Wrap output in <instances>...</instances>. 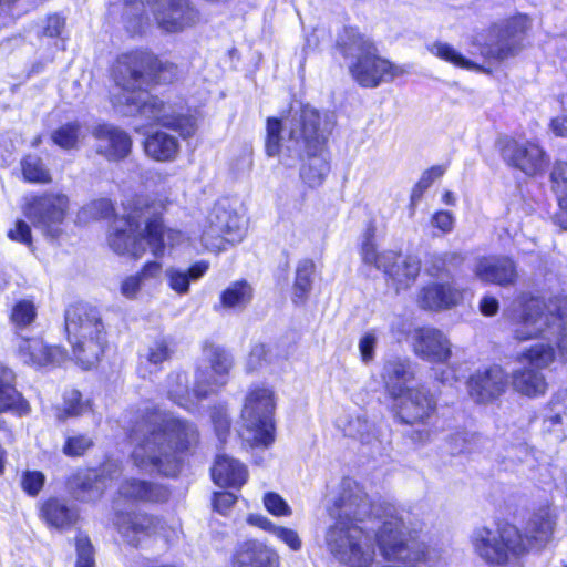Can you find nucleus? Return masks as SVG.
I'll return each instance as SVG.
<instances>
[{
	"mask_svg": "<svg viewBox=\"0 0 567 567\" xmlns=\"http://www.w3.org/2000/svg\"><path fill=\"white\" fill-rule=\"evenodd\" d=\"M471 539L477 556L491 565H506L527 551L523 535L513 525L476 528Z\"/></svg>",
	"mask_w": 567,
	"mask_h": 567,
	"instance_id": "9",
	"label": "nucleus"
},
{
	"mask_svg": "<svg viewBox=\"0 0 567 567\" xmlns=\"http://www.w3.org/2000/svg\"><path fill=\"white\" fill-rule=\"evenodd\" d=\"M378 343V338L373 331H369L362 336L359 341V351L361 359L364 363H370L374 360V350Z\"/></svg>",
	"mask_w": 567,
	"mask_h": 567,
	"instance_id": "58",
	"label": "nucleus"
},
{
	"mask_svg": "<svg viewBox=\"0 0 567 567\" xmlns=\"http://www.w3.org/2000/svg\"><path fill=\"white\" fill-rule=\"evenodd\" d=\"M115 524L126 542L135 547L138 546L141 536L158 534L169 542L178 535L177 528H167L158 518L143 513L120 514Z\"/></svg>",
	"mask_w": 567,
	"mask_h": 567,
	"instance_id": "15",
	"label": "nucleus"
},
{
	"mask_svg": "<svg viewBox=\"0 0 567 567\" xmlns=\"http://www.w3.org/2000/svg\"><path fill=\"white\" fill-rule=\"evenodd\" d=\"M528 28V18L523 14L495 24L491 31L487 55L498 61L516 55L522 50V42Z\"/></svg>",
	"mask_w": 567,
	"mask_h": 567,
	"instance_id": "13",
	"label": "nucleus"
},
{
	"mask_svg": "<svg viewBox=\"0 0 567 567\" xmlns=\"http://www.w3.org/2000/svg\"><path fill=\"white\" fill-rule=\"evenodd\" d=\"M556 526V515L546 507L540 508L529 519L526 527L525 543L528 546L543 548L551 539Z\"/></svg>",
	"mask_w": 567,
	"mask_h": 567,
	"instance_id": "26",
	"label": "nucleus"
},
{
	"mask_svg": "<svg viewBox=\"0 0 567 567\" xmlns=\"http://www.w3.org/2000/svg\"><path fill=\"white\" fill-rule=\"evenodd\" d=\"M373 513L364 488L346 477L339 486L330 515L336 519L326 533L328 550L348 567H371L375 560L374 545L362 524Z\"/></svg>",
	"mask_w": 567,
	"mask_h": 567,
	"instance_id": "4",
	"label": "nucleus"
},
{
	"mask_svg": "<svg viewBox=\"0 0 567 567\" xmlns=\"http://www.w3.org/2000/svg\"><path fill=\"white\" fill-rule=\"evenodd\" d=\"M89 408L87 402L82 400V394L75 390H68L63 395V409H58L56 417L61 421L66 417L81 415Z\"/></svg>",
	"mask_w": 567,
	"mask_h": 567,
	"instance_id": "51",
	"label": "nucleus"
},
{
	"mask_svg": "<svg viewBox=\"0 0 567 567\" xmlns=\"http://www.w3.org/2000/svg\"><path fill=\"white\" fill-rule=\"evenodd\" d=\"M420 261L414 257H405L400 259V256L393 261L388 262V270H383L392 280V285L396 291L409 288L420 274Z\"/></svg>",
	"mask_w": 567,
	"mask_h": 567,
	"instance_id": "34",
	"label": "nucleus"
},
{
	"mask_svg": "<svg viewBox=\"0 0 567 567\" xmlns=\"http://www.w3.org/2000/svg\"><path fill=\"white\" fill-rule=\"evenodd\" d=\"M8 236L12 240L20 241L28 246L32 244L31 228L23 220H18L14 228L9 230Z\"/></svg>",
	"mask_w": 567,
	"mask_h": 567,
	"instance_id": "64",
	"label": "nucleus"
},
{
	"mask_svg": "<svg viewBox=\"0 0 567 567\" xmlns=\"http://www.w3.org/2000/svg\"><path fill=\"white\" fill-rule=\"evenodd\" d=\"M204 355L209 363L212 374L208 377L206 373V386H223L227 382V377L233 368V358L223 348L214 344H205Z\"/></svg>",
	"mask_w": 567,
	"mask_h": 567,
	"instance_id": "27",
	"label": "nucleus"
},
{
	"mask_svg": "<svg viewBox=\"0 0 567 567\" xmlns=\"http://www.w3.org/2000/svg\"><path fill=\"white\" fill-rule=\"evenodd\" d=\"M120 473L115 463H105L100 470H80L66 481L68 491L81 502H94L101 498L110 482Z\"/></svg>",
	"mask_w": 567,
	"mask_h": 567,
	"instance_id": "14",
	"label": "nucleus"
},
{
	"mask_svg": "<svg viewBox=\"0 0 567 567\" xmlns=\"http://www.w3.org/2000/svg\"><path fill=\"white\" fill-rule=\"evenodd\" d=\"M210 419L218 439L223 441L230 427V420L226 409L221 405L215 406L212 411Z\"/></svg>",
	"mask_w": 567,
	"mask_h": 567,
	"instance_id": "57",
	"label": "nucleus"
},
{
	"mask_svg": "<svg viewBox=\"0 0 567 567\" xmlns=\"http://www.w3.org/2000/svg\"><path fill=\"white\" fill-rule=\"evenodd\" d=\"M94 445V441L87 434L71 433L65 435L62 453L68 457L83 456Z\"/></svg>",
	"mask_w": 567,
	"mask_h": 567,
	"instance_id": "52",
	"label": "nucleus"
},
{
	"mask_svg": "<svg viewBox=\"0 0 567 567\" xmlns=\"http://www.w3.org/2000/svg\"><path fill=\"white\" fill-rule=\"evenodd\" d=\"M512 382L517 392L528 396L544 394L547 390V382L544 374L527 365L513 373Z\"/></svg>",
	"mask_w": 567,
	"mask_h": 567,
	"instance_id": "39",
	"label": "nucleus"
},
{
	"mask_svg": "<svg viewBox=\"0 0 567 567\" xmlns=\"http://www.w3.org/2000/svg\"><path fill=\"white\" fill-rule=\"evenodd\" d=\"M165 68L167 66L148 52L122 54L114 69V81L120 92L113 93L112 102L114 105L127 106L128 114H140L176 131L183 138L190 137L197 130L196 120L144 91V86L161 80L159 73Z\"/></svg>",
	"mask_w": 567,
	"mask_h": 567,
	"instance_id": "2",
	"label": "nucleus"
},
{
	"mask_svg": "<svg viewBox=\"0 0 567 567\" xmlns=\"http://www.w3.org/2000/svg\"><path fill=\"white\" fill-rule=\"evenodd\" d=\"M18 352L24 363L34 365L53 363L58 360V354H60L58 348H49L38 338H21L18 343Z\"/></svg>",
	"mask_w": 567,
	"mask_h": 567,
	"instance_id": "30",
	"label": "nucleus"
},
{
	"mask_svg": "<svg viewBox=\"0 0 567 567\" xmlns=\"http://www.w3.org/2000/svg\"><path fill=\"white\" fill-rule=\"evenodd\" d=\"M45 482V476L41 472H27L24 473L22 477V488L29 494V495H37L41 488L43 487Z\"/></svg>",
	"mask_w": 567,
	"mask_h": 567,
	"instance_id": "59",
	"label": "nucleus"
},
{
	"mask_svg": "<svg viewBox=\"0 0 567 567\" xmlns=\"http://www.w3.org/2000/svg\"><path fill=\"white\" fill-rule=\"evenodd\" d=\"M316 265L311 259L300 260L296 269L293 284V302H303L312 288Z\"/></svg>",
	"mask_w": 567,
	"mask_h": 567,
	"instance_id": "44",
	"label": "nucleus"
},
{
	"mask_svg": "<svg viewBox=\"0 0 567 567\" xmlns=\"http://www.w3.org/2000/svg\"><path fill=\"white\" fill-rule=\"evenodd\" d=\"M337 48L344 58H359L375 49L373 42L354 28H344L338 35Z\"/></svg>",
	"mask_w": 567,
	"mask_h": 567,
	"instance_id": "33",
	"label": "nucleus"
},
{
	"mask_svg": "<svg viewBox=\"0 0 567 567\" xmlns=\"http://www.w3.org/2000/svg\"><path fill=\"white\" fill-rule=\"evenodd\" d=\"M70 199L60 192H43L27 198L24 215L31 224L50 238H58L69 213Z\"/></svg>",
	"mask_w": 567,
	"mask_h": 567,
	"instance_id": "10",
	"label": "nucleus"
},
{
	"mask_svg": "<svg viewBox=\"0 0 567 567\" xmlns=\"http://www.w3.org/2000/svg\"><path fill=\"white\" fill-rule=\"evenodd\" d=\"M84 137L85 134L78 122L66 123L51 134L53 143L63 150L78 148Z\"/></svg>",
	"mask_w": 567,
	"mask_h": 567,
	"instance_id": "47",
	"label": "nucleus"
},
{
	"mask_svg": "<svg viewBox=\"0 0 567 567\" xmlns=\"http://www.w3.org/2000/svg\"><path fill=\"white\" fill-rule=\"evenodd\" d=\"M37 317V309L31 300L18 301L11 311V321L17 328L30 326Z\"/></svg>",
	"mask_w": 567,
	"mask_h": 567,
	"instance_id": "53",
	"label": "nucleus"
},
{
	"mask_svg": "<svg viewBox=\"0 0 567 567\" xmlns=\"http://www.w3.org/2000/svg\"><path fill=\"white\" fill-rule=\"evenodd\" d=\"M513 336L518 341L542 338L555 343L567 360V298L554 297L548 301L532 297L519 313H511Z\"/></svg>",
	"mask_w": 567,
	"mask_h": 567,
	"instance_id": "6",
	"label": "nucleus"
},
{
	"mask_svg": "<svg viewBox=\"0 0 567 567\" xmlns=\"http://www.w3.org/2000/svg\"><path fill=\"white\" fill-rule=\"evenodd\" d=\"M76 564L75 567H94V553L90 539L86 536L76 537Z\"/></svg>",
	"mask_w": 567,
	"mask_h": 567,
	"instance_id": "55",
	"label": "nucleus"
},
{
	"mask_svg": "<svg viewBox=\"0 0 567 567\" xmlns=\"http://www.w3.org/2000/svg\"><path fill=\"white\" fill-rule=\"evenodd\" d=\"M550 178L560 206L557 220L563 228L567 229V163H557Z\"/></svg>",
	"mask_w": 567,
	"mask_h": 567,
	"instance_id": "42",
	"label": "nucleus"
},
{
	"mask_svg": "<svg viewBox=\"0 0 567 567\" xmlns=\"http://www.w3.org/2000/svg\"><path fill=\"white\" fill-rule=\"evenodd\" d=\"M166 207V200L136 199L126 217L114 220L109 245L118 255L141 258L150 247L155 257H162L166 247L182 239V234L165 229L159 215Z\"/></svg>",
	"mask_w": 567,
	"mask_h": 567,
	"instance_id": "5",
	"label": "nucleus"
},
{
	"mask_svg": "<svg viewBox=\"0 0 567 567\" xmlns=\"http://www.w3.org/2000/svg\"><path fill=\"white\" fill-rule=\"evenodd\" d=\"M92 135L97 141L96 151L109 159L126 157L132 147L130 136L122 130L107 124L93 128Z\"/></svg>",
	"mask_w": 567,
	"mask_h": 567,
	"instance_id": "23",
	"label": "nucleus"
},
{
	"mask_svg": "<svg viewBox=\"0 0 567 567\" xmlns=\"http://www.w3.org/2000/svg\"><path fill=\"white\" fill-rule=\"evenodd\" d=\"M158 29L179 33L195 27L200 20L198 9L190 0H147Z\"/></svg>",
	"mask_w": 567,
	"mask_h": 567,
	"instance_id": "12",
	"label": "nucleus"
},
{
	"mask_svg": "<svg viewBox=\"0 0 567 567\" xmlns=\"http://www.w3.org/2000/svg\"><path fill=\"white\" fill-rule=\"evenodd\" d=\"M202 243L206 249L212 251H219L225 249V245L228 243L226 236L219 230L210 220L207 218V225L205 226L202 234Z\"/></svg>",
	"mask_w": 567,
	"mask_h": 567,
	"instance_id": "54",
	"label": "nucleus"
},
{
	"mask_svg": "<svg viewBox=\"0 0 567 567\" xmlns=\"http://www.w3.org/2000/svg\"><path fill=\"white\" fill-rule=\"evenodd\" d=\"M372 237L373 231L369 229L361 248L362 259L365 264L373 265L380 270H388V262H393L398 258V255L393 251L379 254L372 241Z\"/></svg>",
	"mask_w": 567,
	"mask_h": 567,
	"instance_id": "46",
	"label": "nucleus"
},
{
	"mask_svg": "<svg viewBox=\"0 0 567 567\" xmlns=\"http://www.w3.org/2000/svg\"><path fill=\"white\" fill-rule=\"evenodd\" d=\"M264 505L274 516H290L292 513L287 502L274 492H269L264 496Z\"/></svg>",
	"mask_w": 567,
	"mask_h": 567,
	"instance_id": "56",
	"label": "nucleus"
},
{
	"mask_svg": "<svg viewBox=\"0 0 567 567\" xmlns=\"http://www.w3.org/2000/svg\"><path fill=\"white\" fill-rule=\"evenodd\" d=\"M209 265L206 261H198L189 267L187 270L169 267L166 269L165 275L168 286L178 295H186L189 291L190 280H198L208 270Z\"/></svg>",
	"mask_w": 567,
	"mask_h": 567,
	"instance_id": "38",
	"label": "nucleus"
},
{
	"mask_svg": "<svg viewBox=\"0 0 567 567\" xmlns=\"http://www.w3.org/2000/svg\"><path fill=\"white\" fill-rule=\"evenodd\" d=\"M13 374L10 370H4L0 378V413L12 410L19 415H25L30 411L29 403L12 385ZM4 422L0 419V429Z\"/></svg>",
	"mask_w": 567,
	"mask_h": 567,
	"instance_id": "35",
	"label": "nucleus"
},
{
	"mask_svg": "<svg viewBox=\"0 0 567 567\" xmlns=\"http://www.w3.org/2000/svg\"><path fill=\"white\" fill-rule=\"evenodd\" d=\"M429 51L440 58L441 60H444L457 68L463 69H474L475 64L463 56L460 52H457L452 45L444 42H434L431 45H429Z\"/></svg>",
	"mask_w": 567,
	"mask_h": 567,
	"instance_id": "50",
	"label": "nucleus"
},
{
	"mask_svg": "<svg viewBox=\"0 0 567 567\" xmlns=\"http://www.w3.org/2000/svg\"><path fill=\"white\" fill-rule=\"evenodd\" d=\"M144 150L150 157L156 161H172L178 153L179 143L173 135L157 131L146 137Z\"/></svg>",
	"mask_w": 567,
	"mask_h": 567,
	"instance_id": "36",
	"label": "nucleus"
},
{
	"mask_svg": "<svg viewBox=\"0 0 567 567\" xmlns=\"http://www.w3.org/2000/svg\"><path fill=\"white\" fill-rule=\"evenodd\" d=\"M278 553L259 540H247L239 545L234 567H279Z\"/></svg>",
	"mask_w": 567,
	"mask_h": 567,
	"instance_id": "24",
	"label": "nucleus"
},
{
	"mask_svg": "<svg viewBox=\"0 0 567 567\" xmlns=\"http://www.w3.org/2000/svg\"><path fill=\"white\" fill-rule=\"evenodd\" d=\"M124 24L131 34L143 33L150 24L143 1L134 0L126 4L124 10Z\"/></svg>",
	"mask_w": 567,
	"mask_h": 567,
	"instance_id": "45",
	"label": "nucleus"
},
{
	"mask_svg": "<svg viewBox=\"0 0 567 567\" xmlns=\"http://www.w3.org/2000/svg\"><path fill=\"white\" fill-rule=\"evenodd\" d=\"M274 393L267 388L251 389L241 410V437L251 446H269L275 441Z\"/></svg>",
	"mask_w": 567,
	"mask_h": 567,
	"instance_id": "8",
	"label": "nucleus"
},
{
	"mask_svg": "<svg viewBox=\"0 0 567 567\" xmlns=\"http://www.w3.org/2000/svg\"><path fill=\"white\" fill-rule=\"evenodd\" d=\"M465 289L451 282H432L422 287L416 303L423 310L442 311L458 306L464 300Z\"/></svg>",
	"mask_w": 567,
	"mask_h": 567,
	"instance_id": "20",
	"label": "nucleus"
},
{
	"mask_svg": "<svg viewBox=\"0 0 567 567\" xmlns=\"http://www.w3.org/2000/svg\"><path fill=\"white\" fill-rule=\"evenodd\" d=\"M412 348L415 355L432 363H446L452 357V344L449 338L439 329L422 327L411 334Z\"/></svg>",
	"mask_w": 567,
	"mask_h": 567,
	"instance_id": "18",
	"label": "nucleus"
},
{
	"mask_svg": "<svg viewBox=\"0 0 567 567\" xmlns=\"http://www.w3.org/2000/svg\"><path fill=\"white\" fill-rule=\"evenodd\" d=\"M543 430L559 441L567 437V389L558 391L544 409Z\"/></svg>",
	"mask_w": 567,
	"mask_h": 567,
	"instance_id": "25",
	"label": "nucleus"
},
{
	"mask_svg": "<svg viewBox=\"0 0 567 567\" xmlns=\"http://www.w3.org/2000/svg\"><path fill=\"white\" fill-rule=\"evenodd\" d=\"M137 445L134 464L150 473L175 476L181 468L179 453L198 442L197 427L189 421L161 411H152L135 422L130 434Z\"/></svg>",
	"mask_w": 567,
	"mask_h": 567,
	"instance_id": "3",
	"label": "nucleus"
},
{
	"mask_svg": "<svg viewBox=\"0 0 567 567\" xmlns=\"http://www.w3.org/2000/svg\"><path fill=\"white\" fill-rule=\"evenodd\" d=\"M272 535L285 543L291 550L298 551L301 549L302 542L296 530L277 526Z\"/></svg>",
	"mask_w": 567,
	"mask_h": 567,
	"instance_id": "60",
	"label": "nucleus"
},
{
	"mask_svg": "<svg viewBox=\"0 0 567 567\" xmlns=\"http://www.w3.org/2000/svg\"><path fill=\"white\" fill-rule=\"evenodd\" d=\"M65 330L74 355L84 369L93 367L104 353V326L96 308L86 303L71 305L65 310Z\"/></svg>",
	"mask_w": 567,
	"mask_h": 567,
	"instance_id": "7",
	"label": "nucleus"
},
{
	"mask_svg": "<svg viewBox=\"0 0 567 567\" xmlns=\"http://www.w3.org/2000/svg\"><path fill=\"white\" fill-rule=\"evenodd\" d=\"M142 285L144 284L137 274L131 275L123 279L120 291L123 297L134 299L136 298Z\"/></svg>",
	"mask_w": 567,
	"mask_h": 567,
	"instance_id": "63",
	"label": "nucleus"
},
{
	"mask_svg": "<svg viewBox=\"0 0 567 567\" xmlns=\"http://www.w3.org/2000/svg\"><path fill=\"white\" fill-rule=\"evenodd\" d=\"M352 78L363 87H377L404 73L403 69L377 54V49L362 55L349 66Z\"/></svg>",
	"mask_w": 567,
	"mask_h": 567,
	"instance_id": "16",
	"label": "nucleus"
},
{
	"mask_svg": "<svg viewBox=\"0 0 567 567\" xmlns=\"http://www.w3.org/2000/svg\"><path fill=\"white\" fill-rule=\"evenodd\" d=\"M41 515L48 525L64 528L73 525L78 519V511L58 498L48 499L41 507Z\"/></svg>",
	"mask_w": 567,
	"mask_h": 567,
	"instance_id": "37",
	"label": "nucleus"
},
{
	"mask_svg": "<svg viewBox=\"0 0 567 567\" xmlns=\"http://www.w3.org/2000/svg\"><path fill=\"white\" fill-rule=\"evenodd\" d=\"M391 396L399 398L405 391V384L413 379L411 363L403 359H392L384 363L381 374Z\"/></svg>",
	"mask_w": 567,
	"mask_h": 567,
	"instance_id": "29",
	"label": "nucleus"
},
{
	"mask_svg": "<svg viewBox=\"0 0 567 567\" xmlns=\"http://www.w3.org/2000/svg\"><path fill=\"white\" fill-rule=\"evenodd\" d=\"M254 289L246 280L230 284L220 293V307L226 310H243L252 300Z\"/></svg>",
	"mask_w": 567,
	"mask_h": 567,
	"instance_id": "40",
	"label": "nucleus"
},
{
	"mask_svg": "<svg viewBox=\"0 0 567 567\" xmlns=\"http://www.w3.org/2000/svg\"><path fill=\"white\" fill-rule=\"evenodd\" d=\"M332 126L328 114L310 105L291 107L284 122L277 117L267 120L266 153L276 156L281 152L298 159L307 157L300 177L310 187L320 186L330 171L322 152Z\"/></svg>",
	"mask_w": 567,
	"mask_h": 567,
	"instance_id": "1",
	"label": "nucleus"
},
{
	"mask_svg": "<svg viewBox=\"0 0 567 567\" xmlns=\"http://www.w3.org/2000/svg\"><path fill=\"white\" fill-rule=\"evenodd\" d=\"M507 379L501 367L494 365L477 371L468 380L470 395L477 402L485 403L498 398L506 388Z\"/></svg>",
	"mask_w": 567,
	"mask_h": 567,
	"instance_id": "21",
	"label": "nucleus"
},
{
	"mask_svg": "<svg viewBox=\"0 0 567 567\" xmlns=\"http://www.w3.org/2000/svg\"><path fill=\"white\" fill-rule=\"evenodd\" d=\"M520 360L527 367L542 372L543 369L549 367L555 360V348L553 342H539L532 346L522 353Z\"/></svg>",
	"mask_w": 567,
	"mask_h": 567,
	"instance_id": "43",
	"label": "nucleus"
},
{
	"mask_svg": "<svg viewBox=\"0 0 567 567\" xmlns=\"http://www.w3.org/2000/svg\"><path fill=\"white\" fill-rule=\"evenodd\" d=\"M22 174L27 182L48 184L52 181L49 169L42 159L35 155H28L21 162Z\"/></svg>",
	"mask_w": 567,
	"mask_h": 567,
	"instance_id": "49",
	"label": "nucleus"
},
{
	"mask_svg": "<svg viewBox=\"0 0 567 567\" xmlns=\"http://www.w3.org/2000/svg\"><path fill=\"white\" fill-rule=\"evenodd\" d=\"M454 223V215L447 210L436 212L431 218L432 226L440 229L443 234L451 233L453 230Z\"/></svg>",
	"mask_w": 567,
	"mask_h": 567,
	"instance_id": "62",
	"label": "nucleus"
},
{
	"mask_svg": "<svg viewBox=\"0 0 567 567\" xmlns=\"http://www.w3.org/2000/svg\"><path fill=\"white\" fill-rule=\"evenodd\" d=\"M372 425L365 420L358 416L351 421L348 426V434L361 441H369Z\"/></svg>",
	"mask_w": 567,
	"mask_h": 567,
	"instance_id": "61",
	"label": "nucleus"
},
{
	"mask_svg": "<svg viewBox=\"0 0 567 567\" xmlns=\"http://www.w3.org/2000/svg\"><path fill=\"white\" fill-rule=\"evenodd\" d=\"M497 145L504 162L527 176L544 174L549 165L548 156L536 143L503 137Z\"/></svg>",
	"mask_w": 567,
	"mask_h": 567,
	"instance_id": "11",
	"label": "nucleus"
},
{
	"mask_svg": "<svg viewBox=\"0 0 567 567\" xmlns=\"http://www.w3.org/2000/svg\"><path fill=\"white\" fill-rule=\"evenodd\" d=\"M401 396L398 414L404 423L424 422L436 409L434 396L423 386L406 389Z\"/></svg>",
	"mask_w": 567,
	"mask_h": 567,
	"instance_id": "22",
	"label": "nucleus"
},
{
	"mask_svg": "<svg viewBox=\"0 0 567 567\" xmlns=\"http://www.w3.org/2000/svg\"><path fill=\"white\" fill-rule=\"evenodd\" d=\"M167 396L176 405L193 411L198 403L214 392L206 386V375L204 371H197L196 381L192 392L188 389V378L184 372H172L167 377Z\"/></svg>",
	"mask_w": 567,
	"mask_h": 567,
	"instance_id": "17",
	"label": "nucleus"
},
{
	"mask_svg": "<svg viewBox=\"0 0 567 567\" xmlns=\"http://www.w3.org/2000/svg\"><path fill=\"white\" fill-rule=\"evenodd\" d=\"M118 493L134 501L163 502L168 497V492L163 486L135 478L124 481Z\"/></svg>",
	"mask_w": 567,
	"mask_h": 567,
	"instance_id": "32",
	"label": "nucleus"
},
{
	"mask_svg": "<svg viewBox=\"0 0 567 567\" xmlns=\"http://www.w3.org/2000/svg\"><path fill=\"white\" fill-rule=\"evenodd\" d=\"M174 353L171 340L165 336H158L151 340L140 353V364H150L155 371L168 361Z\"/></svg>",
	"mask_w": 567,
	"mask_h": 567,
	"instance_id": "41",
	"label": "nucleus"
},
{
	"mask_svg": "<svg viewBox=\"0 0 567 567\" xmlns=\"http://www.w3.org/2000/svg\"><path fill=\"white\" fill-rule=\"evenodd\" d=\"M483 437L477 433L456 431L449 435L446 443L452 454L471 453L478 449Z\"/></svg>",
	"mask_w": 567,
	"mask_h": 567,
	"instance_id": "48",
	"label": "nucleus"
},
{
	"mask_svg": "<svg viewBox=\"0 0 567 567\" xmlns=\"http://www.w3.org/2000/svg\"><path fill=\"white\" fill-rule=\"evenodd\" d=\"M208 219L224 233L228 243H239L243 239L245 234L244 220L236 213L215 206L209 213Z\"/></svg>",
	"mask_w": 567,
	"mask_h": 567,
	"instance_id": "31",
	"label": "nucleus"
},
{
	"mask_svg": "<svg viewBox=\"0 0 567 567\" xmlns=\"http://www.w3.org/2000/svg\"><path fill=\"white\" fill-rule=\"evenodd\" d=\"M213 481L219 486L240 487L248 477L244 464L227 455H219L212 468Z\"/></svg>",
	"mask_w": 567,
	"mask_h": 567,
	"instance_id": "28",
	"label": "nucleus"
},
{
	"mask_svg": "<svg viewBox=\"0 0 567 567\" xmlns=\"http://www.w3.org/2000/svg\"><path fill=\"white\" fill-rule=\"evenodd\" d=\"M475 277L486 284L512 287L518 281L516 262L507 256H485L476 260Z\"/></svg>",
	"mask_w": 567,
	"mask_h": 567,
	"instance_id": "19",
	"label": "nucleus"
}]
</instances>
